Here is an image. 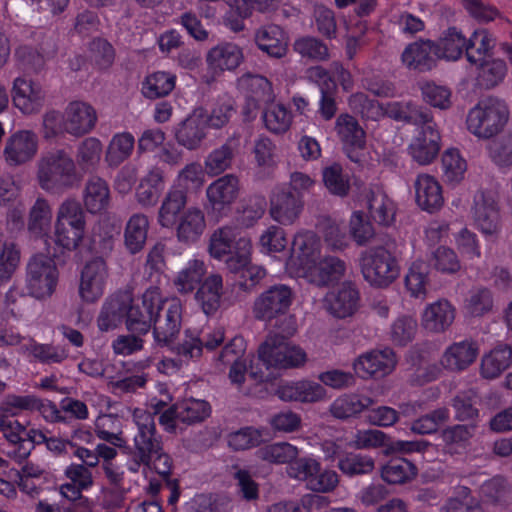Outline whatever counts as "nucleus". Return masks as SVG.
Listing matches in <instances>:
<instances>
[{
    "label": "nucleus",
    "mask_w": 512,
    "mask_h": 512,
    "mask_svg": "<svg viewBox=\"0 0 512 512\" xmlns=\"http://www.w3.org/2000/svg\"><path fill=\"white\" fill-rule=\"evenodd\" d=\"M76 162L65 149H52L37 161V182L51 194H62L77 186L81 177Z\"/></svg>",
    "instance_id": "nucleus-1"
},
{
    "label": "nucleus",
    "mask_w": 512,
    "mask_h": 512,
    "mask_svg": "<svg viewBox=\"0 0 512 512\" xmlns=\"http://www.w3.org/2000/svg\"><path fill=\"white\" fill-rule=\"evenodd\" d=\"M400 254L401 251L394 239H388L382 245L363 251L359 262L365 281L373 287H388L399 276Z\"/></svg>",
    "instance_id": "nucleus-2"
},
{
    "label": "nucleus",
    "mask_w": 512,
    "mask_h": 512,
    "mask_svg": "<svg viewBox=\"0 0 512 512\" xmlns=\"http://www.w3.org/2000/svg\"><path fill=\"white\" fill-rule=\"evenodd\" d=\"M279 333L269 335L258 349L259 360L267 368H292L305 363L306 353L299 347L291 346L286 338L296 332V323L292 316L283 319L282 325H277Z\"/></svg>",
    "instance_id": "nucleus-3"
},
{
    "label": "nucleus",
    "mask_w": 512,
    "mask_h": 512,
    "mask_svg": "<svg viewBox=\"0 0 512 512\" xmlns=\"http://www.w3.org/2000/svg\"><path fill=\"white\" fill-rule=\"evenodd\" d=\"M133 419L137 426L134 445L130 449L131 465L129 470L136 473L140 466L151 468L153 455L163 448L162 437L157 434L156 423L152 414L136 409Z\"/></svg>",
    "instance_id": "nucleus-4"
},
{
    "label": "nucleus",
    "mask_w": 512,
    "mask_h": 512,
    "mask_svg": "<svg viewBox=\"0 0 512 512\" xmlns=\"http://www.w3.org/2000/svg\"><path fill=\"white\" fill-rule=\"evenodd\" d=\"M508 118L507 104L499 98L488 97L470 109L466 118L467 129L479 138L488 139L504 128Z\"/></svg>",
    "instance_id": "nucleus-5"
},
{
    "label": "nucleus",
    "mask_w": 512,
    "mask_h": 512,
    "mask_svg": "<svg viewBox=\"0 0 512 512\" xmlns=\"http://www.w3.org/2000/svg\"><path fill=\"white\" fill-rule=\"evenodd\" d=\"M431 265L442 273H455L460 269L456 253L445 246L438 247L432 253L430 263L423 260L414 261L405 276L406 288L413 297H425Z\"/></svg>",
    "instance_id": "nucleus-6"
},
{
    "label": "nucleus",
    "mask_w": 512,
    "mask_h": 512,
    "mask_svg": "<svg viewBox=\"0 0 512 512\" xmlns=\"http://www.w3.org/2000/svg\"><path fill=\"white\" fill-rule=\"evenodd\" d=\"M58 270L55 261L44 254L34 255L27 264L26 283L29 293L37 298L50 297L56 288Z\"/></svg>",
    "instance_id": "nucleus-7"
},
{
    "label": "nucleus",
    "mask_w": 512,
    "mask_h": 512,
    "mask_svg": "<svg viewBox=\"0 0 512 512\" xmlns=\"http://www.w3.org/2000/svg\"><path fill=\"white\" fill-rule=\"evenodd\" d=\"M335 130L350 161L365 166L368 162L366 134L358 121L351 115L341 114L336 119Z\"/></svg>",
    "instance_id": "nucleus-8"
},
{
    "label": "nucleus",
    "mask_w": 512,
    "mask_h": 512,
    "mask_svg": "<svg viewBox=\"0 0 512 512\" xmlns=\"http://www.w3.org/2000/svg\"><path fill=\"white\" fill-rule=\"evenodd\" d=\"M471 215L475 227L486 237L492 240L498 238L501 230L500 210L491 191H477L473 198Z\"/></svg>",
    "instance_id": "nucleus-9"
},
{
    "label": "nucleus",
    "mask_w": 512,
    "mask_h": 512,
    "mask_svg": "<svg viewBox=\"0 0 512 512\" xmlns=\"http://www.w3.org/2000/svg\"><path fill=\"white\" fill-rule=\"evenodd\" d=\"M182 306L178 299L164 300L159 302L155 309L153 320V334L157 345L170 346L181 327Z\"/></svg>",
    "instance_id": "nucleus-10"
},
{
    "label": "nucleus",
    "mask_w": 512,
    "mask_h": 512,
    "mask_svg": "<svg viewBox=\"0 0 512 512\" xmlns=\"http://www.w3.org/2000/svg\"><path fill=\"white\" fill-rule=\"evenodd\" d=\"M293 301L291 288L284 284L271 286L262 292L254 301V317L261 321L269 322L286 314Z\"/></svg>",
    "instance_id": "nucleus-11"
},
{
    "label": "nucleus",
    "mask_w": 512,
    "mask_h": 512,
    "mask_svg": "<svg viewBox=\"0 0 512 512\" xmlns=\"http://www.w3.org/2000/svg\"><path fill=\"white\" fill-rule=\"evenodd\" d=\"M38 150V137L30 130H19L6 138L3 159L10 168H16L30 162Z\"/></svg>",
    "instance_id": "nucleus-12"
},
{
    "label": "nucleus",
    "mask_w": 512,
    "mask_h": 512,
    "mask_svg": "<svg viewBox=\"0 0 512 512\" xmlns=\"http://www.w3.org/2000/svg\"><path fill=\"white\" fill-rule=\"evenodd\" d=\"M108 267L103 257L87 261L80 273L79 296L87 302L97 301L104 293Z\"/></svg>",
    "instance_id": "nucleus-13"
},
{
    "label": "nucleus",
    "mask_w": 512,
    "mask_h": 512,
    "mask_svg": "<svg viewBox=\"0 0 512 512\" xmlns=\"http://www.w3.org/2000/svg\"><path fill=\"white\" fill-rule=\"evenodd\" d=\"M159 296L151 291L143 294L141 300L127 304L126 327L132 333L146 334L153 323Z\"/></svg>",
    "instance_id": "nucleus-14"
},
{
    "label": "nucleus",
    "mask_w": 512,
    "mask_h": 512,
    "mask_svg": "<svg viewBox=\"0 0 512 512\" xmlns=\"http://www.w3.org/2000/svg\"><path fill=\"white\" fill-rule=\"evenodd\" d=\"M421 130L409 146L412 158L420 165L431 163L440 150V133L433 117L420 125Z\"/></svg>",
    "instance_id": "nucleus-15"
},
{
    "label": "nucleus",
    "mask_w": 512,
    "mask_h": 512,
    "mask_svg": "<svg viewBox=\"0 0 512 512\" xmlns=\"http://www.w3.org/2000/svg\"><path fill=\"white\" fill-rule=\"evenodd\" d=\"M240 192L239 178L234 174H226L213 181L206 189V195L214 212H227L236 201Z\"/></svg>",
    "instance_id": "nucleus-16"
},
{
    "label": "nucleus",
    "mask_w": 512,
    "mask_h": 512,
    "mask_svg": "<svg viewBox=\"0 0 512 512\" xmlns=\"http://www.w3.org/2000/svg\"><path fill=\"white\" fill-rule=\"evenodd\" d=\"M396 365L392 349L375 350L359 356L353 363V368L360 377L382 378L391 373Z\"/></svg>",
    "instance_id": "nucleus-17"
},
{
    "label": "nucleus",
    "mask_w": 512,
    "mask_h": 512,
    "mask_svg": "<svg viewBox=\"0 0 512 512\" xmlns=\"http://www.w3.org/2000/svg\"><path fill=\"white\" fill-rule=\"evenodd\" d=\"M12 93L14 106L24 114L36 113L43 106L45 92L41 85L23 77H17L14 80Z\"/></svg>",
    "instance_id": "nucleus-18"
},
{
    "label": "nucleus",
    "mask_w": 512,
    "mask_h": 512,
    "mask_svg": "<svg viewBox=\"0 0 512 512\" xmlns=\"http://www.w3.org/2000/svg\"><path fill=\"white\" fill-rule=\"evenodd\" d=\"M206 128L207 115L203 109H196L176 128V140L189 150L197 149L206 138Z\"/></svg>",
    "instance_id": "nucleus-19"
},
{
    "label": "nucleus",
    "mask_w": 512,
    "mask_h": 512,
    "mask_svg": "<svg viewBox=\"0 0 512 512\" xmlns=\"http://www.w3.org/2000/svg\"><path fill=\"white\" fill-rule=\"evenodd\" d=\"M243 60L242 49L231 42H223L212 47L206 56L208 69L214 75L235 70Z\"/></svg>",
    "instance_id": "nucleus-20"
},
{
    "label": "nucleus",
    "mask_w": 512,
    "mask_h": 512,
    "mask_svg": "<svg viewBox=\"0 0 512 512\" xmlns=\"http://www.w3.org/2000/svg\"><path fill=\"white\" fill-rule=\"evenodd\" d=\"M402 62L419 72L430 71L436 65L439 52L436 44L430 40H420L409 44L402 53Z\"/></svg>",
    "instance_id": "nucleus-21"
},
{
    "label": "nucleus",
    "mask_w": 512,
    "mask_h": 512,
    "mask_svg": "<svg viewBox=\"0 0 512 512\" xmlns=\"http://www.w3.org/2000/svg\"><path fill=\"white\" fill-rule=\"evenodd\" d=\"M66 133L82 136L89 133L96 124L97 115L94 108L81 101L71 102L65 110Z\"/></svg>",
    "instance_id": "nucleus-22"
},
{
    "label": "nucleus",
    "mask_w": 512,
    "mask_h": 512,
    "mask_svg": "<svg viewBox=\"0 0 512 512\" xmlns=\"http://www.w3.org/2000/svg\"><path fill=\"white\" fill-rule=\"evenodd\" d=\"M303 208L300 194L288 190H281L271 198L270 214L272 218L284 225L292 224Z\"/></svg>",
    "instance_id": "nucleus-23"
},
{
    "label": "nucleus",
    "mask_w": 512,
    "mask_h": 512,
    "mask_svg": "<svg viewBox=\"0 0 512 512\" xmlns=\"http://www.w3.org/2000/svg\"><path fill=\"white\" fill-rule=\"evenodd\" d=\"M326 307L336 318H346L354 314L358 307L359 292L351 282H344L337 291L326 296Z\"/></svg>",
    "instance_id": "nucleus-24"
},
{
    "label": "nucleus",
    "mask_w": 512,
    "mask_h": 512,
    "mask_svg": "<svg viewBox=\"0 0 512 512\" xmlns=\"http://www.w3.org/2000/svg\"><path fill=\"white\" fill-rule=\"evenodd\" d=\"M319 251V239L312 231H306L295 235L289 263L305 269L314 263Z\"/></svg>",
    "instance_id": "nucleus-25"
},
{
    "label": "nucleus",
    "mask_w": 512,
    "mask_h": 512,
    "mask_svg": "<svg viewBox=\"0 0 512 512\" xmlns=\"http://www.w3.org/2000/svg\"><path fill=\"white\" fill-rule=\"evenodd\" d=\"M374 403V400L366 395L348 393L337 397L330 405L329 412L336 419L348 420L359 417Z\"/></svg>",
    "instance_id": "nucleus-26"
},
{
    "label": "nucleus",
    "mask_w": 512,
    "mask_h": 512,
    "mask_svg": "<svg viewBox=\"0 0 512 512\" xmlns=\"http://www.w3.org/2000/svg\"><path fill=\"white\" fill-rule=\"evenodd\" d=\"M255 42L258 48L270 57L279 59L287 53V37L278 25L260 27L255 33Z\"/></svg>",
    "instance_id": "nucleus-27"
},
{
    "label": "nucleus",
    "mask_w": 512,
    "mask_h": 512,
    "mask_svg": "<svg viewBox=\"0 0 512 512\" xmlns=\"http://www.w3.org/2000/svg\"><path fill=\"white\" fill-rule=\"evenodd\" d=\"M223 280L219 274H211L199 285L195 300L206 315H213L221 306Z\"/></svg>",
    "instance_id": "nucleus-28"
},
{
    "label": "nucleus",
    "mask_w": 512,
    "mask_h": 512,
    "mask_svg": "<svg viewBox=\"0 0 512 512\" xmlns=\"http://www.w3.org/2000/svg\"><path fill=\"white\" fill-rule=\"evenodd\" d=\"M187 195L181 188H170L158 209L157 221L163 228H172L185 211Z\"/></svg>",
    "instance_id": "nucleus-29"
},
{
    "label": "nucleus",
    "mask_w": 512,
    "mask_h": 512,
    "mask_svg": "<svg viewBox=\"0 0 512 512\" xmlns=\"http://www.w3.org/2000/svg\"><path fill=\"white\" fill-rule=\"evenodd\" d=\"M176 237L181 243H194L203 234L206 223L204 213L196 207L186 209L177 220Z\"/></svg>",
    "instance_id": "nucleus-30"
},
{
    "label": "nucleus",
    "mask_w": 512,
    "mask_h": 512,
    "mask_svg": "<svg viewBox=\"0 0 512 512\" xmlns=\"http://www.w3.org/2000/svg\"><path fill=\"white\" fill-rule=\"evenodd\" d=\"M416 202L423 210L434 212L443 204V196L440 184L433 176L419 175L414 183Z\"/></svg>",
    "instance_id": "nucleus-31"
},
{
    "label": "nucleus",
    "mask_w": 512,
    "mask_h": 512,
    "mask_svg": "<svg viewBox=\"0 0 512 512\" xmlns=\"http://www.w3.org/2000/svg\"><path fill=\"white\" fill-rule=\"evenodd\" d=\"M455 310L446 300H439L426 307L422 314V326L429 332H444L454 321Z\"/></svg>",
    "instance_id": "nucleus-32"
},
{
    "label": "nucleus",
    "mask_w": 512,
    "mask_h": 512,
    "mask_svg": "<svg viewBox=\"0 0 512 512\" xmlns=\"http://www.w3.org/2000/svg\"><path fill=\"white\" fill-rule=\"evenodd\" d=\"M478 353L477 346L470 341H461L450 345L441 358L444 368L451 371H461L471 365Z\"/></svg>",
    "instance_id": "nucleus-33"
},
{
    "label": "nucleus",
    "mask_w": 512,
    "mask_h": 512,
    "mask_svg": "<svg viewBox=\"0 0 512 512\" xmlns=\"http://www.w3.org/2000/svg\"><path fill=\"white\" fill-rule=\"evenodd\" d=\"M367 208L371 219L383 226H390L395 218V205L379 187L370 189L366 194Z\"/></svg>",
    "instance_id": "nucleus-34"
},
{
    "label": "nucleus",
    "mask_w": 512,
    "mask_h": 512,
    "mask_svg": "<svg viewBox=\"0 0 512 512\" xmlns=\"http://www.w3.org/2000/svg\"><path fill=\"white\" fill-rule=\"evenodd\" d=\"M346 272V262L337 256H324L310 275L311 283L326 287L338 282Z\"/></svg>",
    "instance_id": "nucleus-35"
},
{
    "label": "nucleus",
    "mask_w": 512,
    "mask_h": 512,
    "mask_svg": "<svg viewBox=\"0 0 512 512\" xmlns=\"http://www.w3.org/2000/svg\"><path fill=\"white\" fill-rule=\"evenodd\" d=\"M131 302L129 294L110 297L103 305L97 323L101 331L116 328L125 318L127 304Z\"/></svg>",
    "instance_id": "nucleus-36"
},
{
    "label": "nucleus",
    "mask_w": 512,
    "mask_h": 512,
    "mask_svg": "<svg viewBox=\"0 0 512 512\" xmlns=\"http://www.w3.org/2000/svg\"><path fill=\"white\" fill-rule=\"evenodd\" d=\"M384 114L396 121H403L417 126L429 122L432 118L431 111L417 106L412 102H389L384 107Z\"/></svg>",
    "instance_id": "nucleus-37"
},
{
    "label": "nucleus",
    "mask_w": 512,
    "mask_h": 512,
    "mask_svg": "<svg viewBox=\"0 0 512 512\" xmlns=\"http://www.w3.org/2000/svg\"><path fill=\"white\" fill-rule=\"evenodd\" d=\"M238 86L248 94L254 106L257 103L271 104L274 101L272 85L264 76L246 73L238 79Z\"/></svg>",
    "instance_id": "nucleus-38"
},
{
    "label": "nucleus",
    "mask_w": 512,
    "mask_h": 512,
    "mask_svg": "<svg viewBox=\"0 0 512 512\" xmlns=\"http://www.w3.org/2000/svg\"><path fill=\"white\" fill-rule=\"evenodd\" d=\"M239 147V138L232 136L220 147L210 152L205 160V167L209 174L218 175L231 168Z\"/></svg>",
    "instance_id": "nucleus-39"
},
{
    "label": "nucleus",
    "mask_w": 512,
    "mask_h": 512,
    "mask_svg": "<svg viewBox=\"0 0 512 512\" xmlns=\"http://www.w3.org/2000/svg\"><path fill=\"white\" fill-rule=\"evenodd\" d=\"M512 364V348L499 345L484 355L481 361V375L486 379L499 377Z\"/></svg>",
    "instance_id": "nucleus-40"
},
{
    "label": "nucleus",
    "mask_w": 512,
    "mask_h": 512,
    "mask_svg": "<svg viewBox=\"0 0 512 512\" xmlns=\"http://www.w3.org/2000/svg\"><path fill=\"white\" fill-rule=\"evenodd\" d=\"M148 228L149 221L145 214H133L127 221L124 230V244L131 254H136L144 248Z\"/></svg>",
    "instance_id": "nucleus-41"
},
{
    "label": "nucleus",
    "mask_w": 512,
    "mask_h": 512,
    "mask_svg": "<svg viewBox=\"0 0 512 512\" xmlns=\"http://www.w3.org/2000/svg\"><path fill=\"white\" fill-rule=\"evenodd\" d=\"M224 341V331L219 328L203 336V338L190 337L177 346V353L186 358H199L203 348L208 351L214 350Z\"/></svg>",
    "instance_id": "nucleus-42"
},
{
    "label": "nucleus",
    "mask_w": 512,
    "mask_h": 512,
    "mask_svg": "<svg viewBox=\"0 0 512 512\" xmlns=\"http://www.w3.org/2000/svg\"><path fill=\"white\" fill-rule=\"evenodd\" d=\"M84 205L90 213L104 210L109 203V188L100 177L93 176L88 179L84 189Z\"/></svg>",
    "instance_id": "nucleus-43"
},
{
    "label": "nucleus",
    "mask_w": 512,
    "mask_h": 512,
    "mask_svg": "<svg viewBox=\"0 0 512 512\" xmlns=\"http://www.w3.org/2000/svg\"><path fill=\"white\" fill-rule=\"evenodd\" d=\"M326 247L332 251H343L349 245L346 227L337 221L324 217L318 224Z\"/></svg>",
    "instance_id": "nucleus-44"
},
{
    "label": "nucleus",
    "mask_w": 512,
    "mask_h": 512,
    "mask_svg": "<svg viewBox=\"0 0 512 512\" xmlns=\"http://www.w3.org/2000/svg\"><path fill=\"white\" fill-rule=\"evenodd\" d=\"M416 475V466L405 458L392 459L381 469L382 479L393 485L407 483Z\"/></svg>",
    "instance_id": "nucleus-45"
},
{
    "label": "nucleus",
    "mask_w": 512,
    "mask_h": 512,
    "mask_svg": "<svg viewBox=\"0 0 512 512\" xmlns=\"http://www.w3.org/2000/svg\"><path fill=\"white\" fill-rule=\"evenodd\" d=\"M206 269L203 261L198 259L190 260L174 280L177 291L181 294H188L202 283Z\"/></svg>",
    "instance_id": "nucleus-46"
},
{
    "label": "nucleus",
    "mask_w": 512,
    "mask_h": 512,
    "mask_svg": "<svg viewBox=\"0 0 512 512\" xmlns=\"http://www.w3.org/2000/svg\"><path fill=\"white\" fill-rule=\"evenodd\" d=\"M256 455L269 463L290 465L298 457L299 450L288 442H277L260 447Z\"/></svg>",
    "instance_id": "nucleus-47"
},
{
    "label": "nucleus",
    "mask_w": 512,
    "mask_h": 512,
    "mask_svg": "<svg viewBox=\"0 0 512 512\" xmlns=\"http://www.w3.org/2000/svg\"><path fill=\"white\" fill-rule=\"evenodd\" d=\"M52 220V211L48 201L42 197L37 198L30 208L28 230L37 237L47 234Z\"/></svg>",
    "instance_id": "nucleus-48"
},
{
    "label": "nucleus",
    "mask_w": 512,
    "mask_h": 512,
    "mask_svg": "<svg viewBox=\"0 0 512 512\" xmlns=\"http://www.w3.org/2000/svg\"><path fill=\"white\" fill-rule=\"evenodd\" d=\"M239 237L242 236L236 228L225 226L216 229L209 240L210 255L215 259L222 260L227 255V251H230V248L239 240Z\"/></svg>",
    "instance_id": "nucleus-49"
},
{
    "label": "nucleus",
    "mask_w": 512,
    "mask_h": 512,
    "mask_svg": "<svg viewBox=\"0 0 512 512\" xmlns=\"http://www.w3.org/2000/svg\"><path fill=\"white\" fill-rule=\"evenodd\" d=\"M135 140L132 134L123 132L116 134L110 141L105 160L109 166L117 167L131 155Z\"/></svg>",
    "instance_id": "nucleus-50"
},
{
    "label": "nucleus",
    "mask_w": 512,
    "mask_h": 512,
    "mask_svg": "<svg viewBox=\"0 0 512 512\" xmlns=\"http://www.w3.org/2000/svg\"><path fill=\"white\" fill-rule=\"evenodd\" d=\"M436 47L439 58L457 60L461 57L463 51H466L467 39L457 28L451 27L444 33Z\"/></svg>",
    "instance_id": "nucleus-51"
},
{
    "label": "nucleus",
    "mask_w": 512,
    "mask_h": 512,
    "mask_svg": "<svg viewBox=\"0 0 512 512\" xmlns=\"http://www.w3.org/2000/svg\"><path fill=\"white\" fill-rule=\"evenodd\" d=\"M175 87V76L158 71L146 77L142 84V93L148 99L168 95Z\"/></svg>",
    "instance_id": "nucleus-52"
},
{
    "label": "nucleus",
    "mask_w": 512,
    "mask_h": 512,
    "mask_svg": "<svg viewBox=\"0 0 512 512\" xmlns=\"http://www.w3.org/2000/svg\"><path fill=\"white\" fill-rule=\"evenodd\" d=\"M477 84L485 89L497 86L504 79L507 66L503 60L491 59L479 62Z\"/></svg>",
    "instance_id": "nucleus-53"
},
{
    "label": "nucleus",
    "mask_w": 512,
    "mask_h": 512,
    "mask_svg": "<svg viewBox=\"0 0 512 512\" xmlns=\"http://www.w3.org/2000/svg\"><path fill=\"white\" fill-rule=\"evenodd\" d=\"M101 153V142L94 137L86 138L77 148V164L84 172L93 171L100 162Z\"/></svg>",
    "instance_id": "nucleus-54"
},
{
    "label": "nucleus",
    "mask_w": 512,
    "mask_h": 512,
    "mask_svg": "<svg viewBox=\"0 0 512 512\" xmlns=\"http://www.w3.org/2000/svg\"><path fill=\"white\" fill-rule=\"evenodd\" d=\"M390 436L381 430L367 429L358 430L349 442V446L354 449H376L384 448L385 453L389 454Z\"/></svg>",
    "instance_id": "nucleus-55"
},
{
    "label": "nucleus",
    "mask_w": 512,
    "mask_h": 512,
    "mask_svg": "<svg viewBox=\"0 0 512 512\" xmlns=\"http://www.w3.org/2000/svg\"><path fill=\"white\" fill-rule=\"evenodd\" d=\"M293 48L302 58L311 61H326L329 59V50L320 39L305 36L295 40Z\"/></svg>",
    "instance_id": "nucleus-56"
},
{
    "label": "nucleus",
    "mask_w": 512,
    "mask_h": 512,
    "mask_svg": "<svg viewBox=\"0 0 512 512\" xmlns=\"http://www.w3.org/2000/svg\"><path fill=\"white\" fill-rule=\"evenodd\" d=\"M251 241L247 237H239L227 255L222 259L225 262L226 268L232 273H239L241 268H244L250 262L251 255Z\"/></svg>",
    "instance_id": "nucleus-57"
},
{
    "label": "nucleus",
    "mask_w": 512,
    "mask_h": 512,
    "mask_svg": "<svg viewBox=\"0 0 512 512\" xmlns=\"http://www.w3.org/2000/svg\"><path fill=\"white\" fill-rule=\"evenodd\" d=\"M251 241L247 237H239L227 255L222 259L225 262L226 268L232 273H239L241 268H244L250 262L251 255Z\"/></svg>",
    "instance_id": "nucleus-58"
},
{
    "label": "nucleus",
    "mask_w": 512,
    "mask_h": 512,
    "mask_svg": "<svg viewBox=\"0 0 512 512\" xmlns=\"http://www.w3.org/2000/svg\"><path fill=\"white\" fill-rule=\"evenodd\" d=\"M449 411L445 407L435 409L412 422L411 431L419 434H432L438 431L440 425L449 421Z\"/></svg>",
    "instance_id": "nucleus-59"
},
{
    "label": "nucleus",
    "mask_w": 512,
    "mask_h": 512,
    "mask_svg": "<svg viewBox=\"0 0 512 512\" xmlns=\"http://www.w3.org/2000/svg\"><path fill=\"white\" fill-rule=\"evenodd\" d=\"M323 182L328 191L336 196L345 197L350 190L349 180L343 174L342 166L338 163L325 167L322 171Z\"/></svg>",
    "instance_id": "nucleus-60"
},
{
    "label": "nucleus",
    "mask_w": 512,
    "mask_h": 512,
    "mask_svg": "<svg viewBox=\"0 0 512 512\" xmlns=\"http://www.w3.org/2000/svg\"><path fill=\"white\" fill-rule=\"evenodd\" d=\"M492 39L486 30H476L467 40L466 57L471 64L477 65L485 61L487 53L492 48Z\"/></svg>",
    "instance_id": "nucleus-61"
},
{
    "label": "nucleus",
    "mask_w": 512,
    "mask_h": 512,
    "mask_svg": "<svg viewBox=\"0 0 512 512\" xmlns=\"http://www.w3.org/2000/svg\"><path fill=\"white\" fill-rule=\"evenodd\" d=\"M444 181L450 184L459 183L466 171V162L455 149H449L442 155Z\"/></svg>",
    "instance_id": "nucleus-62"
},
{
    "label": "nucleus",
    "mask_w": 512,
    "mask_h": 512,
    "mask_svg": "<svg viewBox=\"0 0 512 512\" xmlns=\"http://www.w3.org/2000/svg\"><path fill=\"white\" fill-rule=\"evenodd\" d=\"M176 406L178 421L188 425L202 422L210 414V405L203 400H189Z\"/></svg>",
    "instance_id": "nucleus-63"
},
{
    "label": "nucleus",
    "mask_w": 512,
    "mask_h": 512,
    "mask_svg": "<svg viewBox=\"0 0 512 512\" xmlns=\"http://www.w3.org/2000/svg\"><path fill=\"white\" fill-rule=\"evenodd\" d=\"M488 150L490 158L497 166H512V134H505L492 140Z\"/></svg>",
    "instance_id": "nucleus-64"
}]
</instances>
